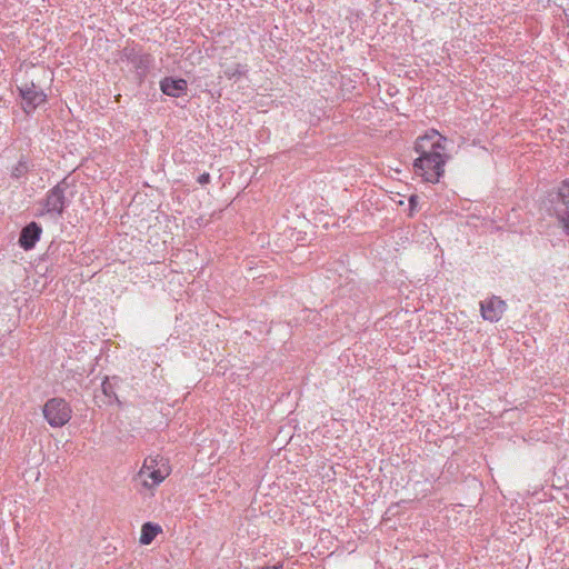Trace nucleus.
Masks as SVG:
<instances>
[{"mask_svg":"<svg viewBox=\"0 0 569 569\" xmlns=\"http://www.w3.org/2000/svg\"><path fill=\"white\" fill-rule=\"evenodd\" d=\"M447 139L432 129L415 142V151L419 157L413 162L416 174L425 181L436 183L445 173L448 156L443 152Z\"/></svg>","mask_w":569,"mask_h":569,"instance_id":"obj_1","label":"nucleus"},{"mask_svg":"<svg viewBox=\"0 0 569 569\" xmlns=\"http://www.w3.org/2000/svg\"><path fill=\"white\" fill-rule=\"evenodd\" d=\"M77 181L70 176L64 177L47 194L46 213H62L68 209L78 193Z\"/></svg>","mask_w":569,"mask_h":569,"instance_id":"obj_2","label":"nucleus"},{"mask_svg":"<svg viewBox=\"0 0 569 569\" xmlns=\"http://www.w3.org/2000/svg\"><path fill=\"white\" fill-rule=\"evenodd\" d=\"M42 412L44 419L51 427L59 428L70 421L72 409L63 398L54 397L47 400Z\"/></svg>","mask_w":569,"mask_h":569,"instance_id":"obj_3","label":"nucleus"},{"mask_svg":"<svg viewBox=\"0 0 569 569\" xmlns=\"http://www.w3.org/2000/svg\"><path fill=\"white\" fill-rule=\"evenodd\" d=\"M542 203L548 213H569V179L563 180L557 191L548 192Z\"/></svg>","mask_w":569,"mask_h":569,"instance_id":"obj_4","label":"nucleus"},{"mask_svg":"<svg viewBox=\"0 0 569 569\" xmlns=\"http://www.w3.org/2000/svg\"><path fill=\"white\" fill-rule=\"evenodd\" d=\"M19 97L22 99V109L26 113L34 111L47 101V94L38 88L34 82H26L17 87Z\"/></svg>","mask_w":569,"mask_h":569,"instance_id":"obj_5","label":"nucleus"},{"mask_svg":"<svg viewBox=\"0 0 569 569\" xmlns=\"http://www.w3.org/2000/svg\"><path fill=\"white\" fill-rule=\"evenodd\" d=\"M121 60H126L132 64L136 70L137 77L142 80L152 62L149 53H142L136 47H124L121 51Z\"/></svg>","mask_w":569,"mask_h":569,"instance_id":"obj_6","label":"nucleus"},{"mask_svg":"<svg viewBox=\"0 0 569 569\" xmlns=\"http://www.w3.org/2000/svg\"><path fill=\"white\" fill-rule=\"evenodd\" d=\"M507 308L506 302L497 296L480 302L481 316L485 320L497 322L501 319Z\"/></svg>","mask_w":569,"mask_h":569,"instance_id":"obj_7","label":"nucleus"},{"mask_svg":"<svg viewBox=\"0 0 569 569\" xmlns=\"http://www.w3.org/2000/svg\"><path fill=\"white\" fill-rule=\"evenodd\" d=\"M42 228L39 223L31 221L26 224L19 234L18 244L26 251L32 250L39 241Z\"/></svg>","mask_w":569,"mask_h":569,"instance_id":"obj_8","label":"nucleus"},{"mask_svg":"<svg viewBox=\"0 0 569 569\" xmlns=\"http://www.w3.org/2000/svg\"><path fill=\"white\" fill-rule=\"evenodd\" d=\"M160 90L166 96L179 98L187 94L188 82L182 78L164 77L160 81Z\"/></svg>","mask_w":569,"mask_h":569,"instance_id":"obj_9","label":"nucleus"},{"mask_svg":"<svg viewBox=\"0 0 569 569\" xmlns=\"http://www.w3.org/2000/svg\"><path fill=\"white\" fill-rule=\"evenodd\" d=\"M33 169V161L29 157L21 154L18 162L10 169V178L17 184L22 186L26 183L28 174L31 173Z\"/></svg>","mask_w":569,"mask_h":569,"instance_id":"obj_10","label":"nucleus"},{"mask_svg":"<svg viewBox=\"0 0 569 569\" xmlns=\"http://www.w3.org/2000/svg\"><path fill=\"white\" fill-rule=\"evenodd\" d=\"M169 467L147 471V473L142 477V486L147 489H152L153 487L160 485L169 476Z\"/></svg>","mask_w":569,"mask_h":569,"instance_id":"obj_11","label":"nucleus"},{"mask_svg":"<svg viewBox=\"0 0 569 569\" xmlns=\"http://www.w3.org/2000/svg\"><path fill=\"white\" fill-rule=\"evenodd\" d=\"M164 467H169V466H168L167 460L163 457H161L159 455L149 456L144 459L143 465L137 476H138V478H142L147 473V471H151L154 469L157 470V469H161Z\"/></svg>","mask_w":569,"mask_h":569,"instance_id":"obj_12","label":"nucleus"},{"mask_svg":"<svg viewBox=\"0 0 569 569\" xmlns=\"http://www.w3.org/2000/svg\"><path fill=\"white\" fill-rule=\"evenodd\" d=\"M162 531L161 527L153 522H146L141 527L139 542L141 545H150L154 538Z\"/></svg>","mask_w":569,"mask_h":569,"instance_id":"obj_13","label":"nucleus"},{"mask_svg":"<svg viewBox=\"0 0 569 569\" xmlns=\"http://www.w3.org/2000/svg\"><path fill=\"white\" fill-rule=\"evenodd\" d=\"M118 381H119V378L116 376L112 378L106 377L101 383V389L106 397H108L110 400L113 399L114 401L120 403V400L116 393V387H117Z\"/></svg>","mask_w":569,"mask_h":569,"instance_id":"obj_14","label":"nucleus"},{"mask_svg":"<svg viewBox=\"0 0 569 569\" xmlns=\"http://www.w3.org/2000/svg\"><path fill=\"white\" fill-rule=\"evenodd\" d=\"M246 67L240 63H232L223 69V74L229 80H238L246 73Z\"/></svg>","mask_w":569,"mask_h":569,"instance_id":"obj_15","label":"nucleus"},{"mask_svg":"<svg viewBox=\"0 0 569 569\" xmlns=\"http://www.w3.org/2000/svg\"><path fill=\"white\" fill-rule=\"evenodd\" d=\"M559 226L569 234V216H557Z\"/></svg>","mask_w":569,"mask_h":569,"instance_id":"obj_16","label":"nucleus"},{"mask_svg":"<svg viewBox=\"0 0 569 569\" xmlns=\"http://www.w3.org/2000/svg\"><path fill=\"white\" fill-rule=\"evenodd\" d=\"M197 181L201 184V186H204V184H208L210 183L211 181V177L208 172H204L202 174H200L197 179Z\"/></svg>","mask_w":569,"mask_h":569,"instance_id":"obj_17","label":"nucleus"},{"mask_svg":"<svg viewBox=\"0 0 569 569\" xmlns=\"http://www.w3.org/2000/svg\"><path fill=\"white\" fill-rule=\"evenodd\" d=\"M417 200H418V196L413 194L409 198V207H410V210L413 211L416 210V207H417Z\"/></svg>","mask_w":569,"mask_h":569,"instance_id":"obj_18","label":"nucleus"},{"mask_svg":"<svg viewBox=\"0 0 569 569\" xmlns=\"http://www.w3.org/2000/svg\"><path fill=\"white\" fill-rule=\"evenodd\" d=\"M196 222L199 227H201L203 223H208V220L203 221V217L200 216L199 218L196 219Z\"/></svg>","mask_w":569,"mask_h":569,"instance_id":"obj_19","label":"nucleus"},{"mask_svg":"<svg viewBox=\"0 0 569 569\" xmlns=\"http://www.w3.org/2000/svg\"><path fill=\"white\" fill-rule=\"evenodd\" d=\"M282 566L279 565V566H266V567H262L261 569H281Z\"/></svg>","mask_w":569,"mask_h":569,"instance_id":"obj_20","label":"nucleus"}]
</instances>
